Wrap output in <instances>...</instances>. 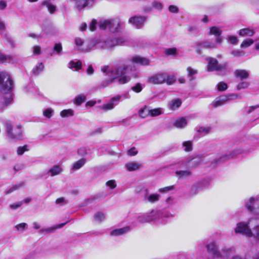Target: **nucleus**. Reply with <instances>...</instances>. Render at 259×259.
Returning <instances> with one entry per match:
<instances>
[{"mask_svg": "<svg viewBox=\"0 0 259 259\" xmlns=\"http://www.w3.org/2000/svg\"><path fill=\"white\" fill-rule=\"evenodd\" d=\"M101 71L113 79H118V82L121 84H125L129 82L132 77L136 78L138 76L134 68L124 64L115 65L112 68L104 66L101 68Z\"/></svg>", "mask_w": 259, "mask_h": 259, "instance_id": "1", "label": "nucleus"}, {"mask_svg": "<svg viewBox=\"0 0 259 259\" xmlns=\"http://www.w3.org/2000/svg\"><path fill=\"white\" fill-rule=\"evenodd\" d=\"M13 88V82L9 75L6 72L0 74V91L4 95L2 101L1 110H4L13 101L12 94L10 92Z\"/></svg>", "mask_w": 259, "mask_h": 259, "instance_id": "2", "label": "nucleus"}, {"mask_svg": "<svg viewBox=\"0 0 259 259\" xmlns=\"http://www.w3.org/2000/svg\"><path fill=\"white\" fill-rule=\"evenodd\" d=\"M234 231L236 234L253 237L258 241L259 222L257 220L253 219L249 220L247 223L239 222L236 224Z\"/></svg>", "mask_w": 259, "mask_h": 259, "instance_id": "3", "label": "nucleus"}, {"mask_svg": "<svg viewBox=\"0 0 259 259\" xmlns=\"http://www.w3.org/2000/svg\"><path fill=\"white\" fill-rule=\"evenodd\" d=\"M5 127L7 137L11 140L21 139L23 137L21 126L19 125L14 126L10 121L5 123Z\"/></svg>", "mask_w": 259, "mask_h": 259, "instance_id": "4", "label": "nucleus"}, {"mask_svg": "<svg viewBox=\"0 0 259 259\" xmlns=\"http://www.w3.org/2000/svg\"><path fill=\"white\" fill-rule=\"evenodd\" d=\"M148 81L154 84H162L165 82L171 84L174 82L175 79L167 73L160 72L154 74L148 77Z\"/></svg>", "mask_w": 259, "mask_h": 259, "instance_id": "5", "label": "nucleus"}, {"mask_svg": "<svg viewBox=\"0 0 259 259\" xmlns=\"http://www.w3.org/2000/svg\"><path fill=\"white\" fill-rule=\"evenodd\" d=\"M99 26L101 29H108L112 32H117L121 28L118 19L101 20L99 23Z\"/></svg>", "mask_w": 259, "mask_h": 259, "instance_id": "6", "label": "nucleus"}, {"mask_svg": "<svg viewBox=\"0 0 259 259\" xmlns=\"http://www.w3.org/2000/svg\"><path fill=\"white\" fill-rule=\"evenodd\" d=\"M126 39L123 37H119L113 39L103 40L98 42L96 44L98 48L104 49H109L117 45H121L125 42Z\"/></svg>", "mask_w": 259, "mask_h": 259, "instance_id": "7", "label": "nucleus"}, {"mask_svg": "<svg viewBox=\"0 0 259 259\" xmlns=\"http://www.w3.org/2000/svg\"><path fill=\"white\" fill-rule=\"evenodd\" d=\"M244 205L249 211L259 214V196L251 197L246 199Z\"/></svg>", "mask_w": 259, "mask_h": 259, "instance_id": "8", "label": "nucleus"}, {"mask_svg": "<svg viewBox=\"0 0 259 259\" xmlns=\"http://www.w3.org/2000/svg\"><path fill=\"white\" fill-rule=\"evenodd\" d=\"M147 213L150 222L153 221L159 224H164L166 223L164 217L166 216L161 210H152Z\"/></svg>", "mask_w": 259, "mask_h": 259, "instance_id": "9", "label": "nucleus"}, {"mask_svg": "<svg viewBox=\"0 0 259 259\" xmlns=\"http://www.w3.org/2000/svg\"><path fill=\"white\" fill-rule=\"evenodd\" d=\"M207 251L213 258L221 259V251L216 242L212 241L206 245Z\"/></svg>", "mask_w": 259, "mask_h": 259, "instance_id": "10", "label": "nucleus"}, {"mask_svg": "<svg viewBox=\"0 0 259 259\" xmlns=\"http://www.w3.org/2000/svg\"><path fill=\"white\" fill-rule=\"evenodd\" d=\"M206 60L208 62L207 70L209 72L220 71L225 68L224 66L219 64L217 60L214 58L208 57Z\"/></svg>", "mask_w": 259, "mask_h": 259, "instance_id": "11", "label": "nucleus"}, {"mask_svg": "<svg viewBox=\"0 0 259 259\" xmlns=\"http://www.w3.org/2000/svg\"><path fill=\"white\" fill-rule=\"evenodd\" d=\"M146 17L140 16H135L131 17L128 20L129 23L133 25L137 28H141L143 27L146 21Z\"/></svg>", "mask_w": 259, "mask_h": 259, "instance_id": "12", "label": "nucleus"}, {"mask_svg": "<svg viewBox=\"0 0 259 259\" xmlns=\"http://www.w3.org/2000/svg\"><path fill=\"white\" fill-rule=\"evenodd\" d=\"M160 195L157 193H149L148 189L145 190L143 199L145 202L150 203H155L159 201Z\"/></svg>", "mask_w": 259, "mask_h": 259, "instance_id": "13", "label": "nucleus"}, {"mask_svg": "<svg viewBox=\"0 0 259 259\" xmlns=\"http://www.w3.org/2000/svg\"><path fill=\"white\" fill-rule=\"evenodd\" d=\"M222 33V31L220 27L217 26H212L210 27L208 34L214 35L215 36V43L221 44L223 41V38L221 36Z\"/></svg>", "mask_w": 259, "mask_h": 259, "instance_id": "14", "label": "nucleus"}, {"mask_svg": "<svg viewBox=\"0 0 259 259\" xmlns=\"http://www.w3.org/2000/svg\"><path fill=\"white\" fill-rule=\"evenodd\" d=\"M121 96H117L112 98L108 103L103 104L101 106V109L104 110H110L113 109L117 105L120 100Z\"/></svg>", "mask_w": 259, "mask_h": 259, "instance_id": "15", "label": "nucleus"}, {"mask_svg": "<svg viewBox=\"0 0 259 259\" xmlns=\"http://www.w3.org/2000/svg\"><path fill=\"white\" fill-rule=\"evenodd\" d=\"M130 61L133 63L141 65H148L149 64V60L147 58L140 56L132 57Z\"/></svg>", "mask_w": 259, "mask_h": 259, "instance_id": "16", "label": "nucleus"}, {"mask_svg": "<svg viewBox=\"0 0 259 259\" xmlns=\"http://www.w3.org/2000/svg\"><path fill=\"white\" fill-rule=\"evenodd\" d=\"M235 95H231L230 97L221 96L217 98L214 101L212 102V105L213 107H217L225 104L227 101L231 99H233V97Z\"/></svg>", "mask_w": 259, "mask_h": 259, "instance_id": "17", "label": "nucleus"}, {"mask_svg": "<svg viewBox=\"0 0 259 259\" xmlns=\"http://www.w3.org/2000/svg\"><path fill=\"white\" fill-rule=\"evenodd\" d=\"M75 44L76 46L79 48V50L83 52H90L92 49V46L91 45H87L86 47H83L81 48L83 45V40L79 38L76 37L74 40Z\"/></svg>", "mask_w": 259, "mask_h": 259, "instance_id": "18", "label": "nucleus"}, {"mask_svg": "<svg viewBox=\"0 0 259 259\" xmlns=\"http://www.w3.org/2000/svg\"><path fill=\"white\" fill-rule=\"evenodd\" d=\"M235 76L240 80H243L248 78L249 74L248 71L244 69H236L234 72Z\"/></svg>", "mask_w": 259, "mask_h": 259, "instance_id": "19", "label": "nucleus"}, {"mask_svg": "<svg viewBox=\"0 0 259 259\" xmlns=\"http://www.w3.org/2000/svg\"><path fill=\"white\" fill-rule=\"evenodd\" d=\"M221 251V259L227 258L231 254L235 252V248L233 247H224L222 248Z\"/></svg>", "mask_w": 259, "mask_h": 259, "instance_id": "20", "label": "nucleus"}, {"mask_svg": "<svg viewBox=\"0 0 259 259\" xmlns=\"http://www.w3.org/2000/svg\"><path fill=\"white\" fill-rule=\"evenodd\" d=\"M255 33V29L254 28H251L249 27L241 29L239 31V35L242 37L245 36H252Z\"/></svg>", "mask_w": 259, "mask_h": 259, "instance_id": "21", "label": "nucleus"}, {"mask_svg": "<svg viewBox=\"0 0 259 259\" xmlns=\"http://www.w3.org/2000/svg\"><path fill=\"white\" fill-rule=\"evenodd\" d=\"M141 163L137 161H130L125 164L127 170L132 171L139 169L141 166Z\"/></svg>", "mask_w": 259, "mask_h": 259, "instance_id": "22", "label": "nucleus"}, {"mask_svg": "<svg viewBox=\"0 0 259 259\" xmlns=\"http://www.w3.org/2000/svg\"><path fill=\"white\" fill-rule=\"evenodd\" d=\"M131 230L130 227H125L122 228L115 229L110 232V235L113 236H118L123 235Z\"/></svg>", "mask_w": 259, "mask_h": 259, "instance_id": "23", "label": "nucleus"}, {"mask_svg": "<svg viewBox=\"0 0 259 259\" xmlns=\"http://www.w3.org/2000/svg\"><path fill=\"white\" fill-rule=\"evenodd\" d=\"M94 3V0H78L77 2V7L78 9H81L92 6Z\"/></svg>", "mask_w": 259, "mask_h": 259, "instance_id": "24", "label": "nucleus"}, {"mask_svg": "<svg viewBox=\"0 0 259 259\" xmlns=\"http://www.w3.org/2000/svg\"><path fill=\"white\" fill-rule=\"evenodd\" d=\"M182 104V101L179 99H175L170 101L167 104L168 108L171 110H175L179 108Z\"/></svg>", "mask_w": 259, "mask_h": 259, "instance_id": "25", "label": "nucleus"}, {"mask_svg": "<svg viewBox=\"0 0 259 259\" xmlns=\"http://www.w3.org/2000/svg\"><path fill=\"white\" fill-rule=\"evenodd\" d=\"M41 5L47 8L48 11L51 14H54L56 11V6L53 4L50 0L44 1L41 3Z\"/></svg>", "mask_w": 259, "mask_h": 259, "instance_id": "26", "label": "nucleus"}, {"mask_svg": "<svg viewBox=\"0 0 259 259\" xmlns=\"http://www.w3.org/2000/svg\"><path fill=\"white\" fill-rule=\"evenodd\" d=\"M176 175L179 179H182L190 177L192 175V172L189 170H177L176 171Z\"/></svg>", "mask_w": 259, "mask_h": 259, "instance_id": "27", "label": "nucleus"}, {"mask_svg": "<svg viewBox=\"0 0 259 259\" xmlns=\"http://www.w3.org/2000/svg\"><path fill=\"white\" fill-rule=\"evenodd\" d=\"M187 124V121L184 117H181L177 119L174 123V126L179 128H182L185 127Z\"/></svg>", "mask_w": 259, "mask_h": 259, "instance_id": "28", "label": "nucleus"}, {"mask_svg": "<svg viewBox=\"0 0 259 259\" xmlns=\"http://www.w3.org/2000/svg\"><path fill=\"white\" fill-rule=\"evenodd\" d=\"M67 223H68V222H66L64 223L58 224V225H56V226H54V227H50V228H47V229H41V230H40V232H46L47 233H52V232H54L56 229H60V228H62Z\"/></svg>", "mask_w": 259, "mask_h": 259, "instance_id": "29", "label": "nucleus"}, {"mask_svg": "<svg viewBox=\"0 0 259 259\" xmlns=\"http://www.w3.org/2000/svg\"><path fill=\"white\" fill-rule=\"evenodd\" d=\"M241 153V151L240 150H236V151H234L233 152V154H230L229 155H225V156H223V157H220L219 159H218L215 162L216 163H218V162H224L225 161V160H226L227 159H229L230 158H231L233 157V155L234 154L235 155H237V154H239Z\"/></svg>", "mask_w": 259, "mask_h": 259, "instance_id": "30", "label": "nucleus"}, {"mask_svg": "<svg viewBox=\"0 0 259 259\" xmlns=\"http://www.w3.org/2000/svg\"><path fill=\"white\" fill-rule=\"evenodd\" d=\"M187 71L188 73V77L190 81H192L195 79V75L198 73V70L194 69L191 67H188L187 68Z\"/></svg>", "mask_w": 259, "mask_h": 259, "instance_id": "31", "label": "nucleus"}, {"mask_svg": "<svg viewBox=\"0 0 259 259\" xmlns=\"http://www.w3.org/2000/svg\"><path fill=\"white\" fill-rule=\"evenodd\" d=\"M85 162L86 160L85 159H80L73 164L72 168L74 170H78L82 167L85 164Z\"/></svg>", "mask_w": 259, "mask_h": 259, "instance_id": "32", "label": "nucleus"}, {"mask_svg": "<svg viewBox=\"0 0 259 259\" xmlns=\"http://www.w3.org/2000/svg\"><path fill=\"white\" fill-rule=\"evenodd\" d=\"M62 171V168L59 165H55L52 167L49 170L51 176H54L60 174Z\"/></svg>", "mask_w": 259, "mask_h": 259, "instance_id": "33", "label": "nucleus"}, {"mask_svg": "<svg viewBox=\"0 0 259 259\" xmlns=\"http://www.w3.org/2000/svg\"><path fill=\"white\" fill-rule=\"evenodd\" d=\"M211 128L208 126H199L196 128V131L203 136L209 134Z\"/></svg>", "mask_w": 259, "mask_h": 259, "instance_id": "34", "label": "nucleus"}, {"mask_svg": "<svg viewBox=\"0 0 259 259\" xmlns=\"http://www.w3.org/2000/svg\"><path fill=\"white\" fill-rule=\"evenodd\" d=\"M44 65L42 63H38L32 70V73L35 75H38L44 69Z\"/></svg>", "mask_w": 259, "mask_h": 259, "instance_id": "35", "label": "nucleus"}, {"mask_svg": "<svg viewBox=\"0 0 259 259\" xmlns=\"http://www.w3.org/2000/svg\"><path fill=\"white\" fill-rule=\"evenodd\" d=\"M201 189V185L200 184H197L194 185L191 187L190 193L191 195H195L197 194Z\"/></svg>", "mask_w": 259, "mask_h": 259, "instance_id": "36", "label": "nucleus"}, {"mask_svg": "<svg viewBox=\"0 0 259 259\" xmlns=\"http://www.w3.org/2000/svg\"><path fill=\"white\" fill-rule=\"evenodd\" d=\"M138 221L140 223H145L150 222L149 217L147 213L141 214L137 218Z\"/></svg>", "mask_w": 259, "mask_h": 259, "instance_id": "37", "label": "nucleus"}, {"mask_svg": "<svg viewBox=\"0 0 259 259\" xmlns=\"http://www.w3.org/2000/svg\"><path fill=\"white\" fill-rule=\"evenodd\" d=\"M69 65L70 68H75L76 70H77L81 68L82 64L80 61H71L70 62Z\"/></svg>", "mask_w": 259, "mask_h": 259, "instance_id": "38", "label": "nucleus"}, {"mask_svg": "<svg viewBox=\"0 0 259 259\" xmlns=\"http://www.w3.org/2000/svg\"><path fill=\"white\" fill-rule=\"evenodd\" d=\"M74 114V111L71 109L63 110L60 112V115L62 117L72 116Z\"/></svg>", "mask_w": 259, "mask_h": 259, "instance_id": "39", "label": "nucleus"}, {"mask_svg": "<svg viewBox=\"0 0 259 259\" xmlns=\"http://www.w3.org/2000/svg\"><path fill=\"white\" fill-rule=\"evenodd\" d=\"M149 114L150 110L147 107H145L139 110V115L142 118H145Z\"/></svg>", "mask_w": 259, "mask_h": 259, "instance_id": "40", "label": "nucleus"}, {"mask_svg": "<svg viewBox=\"0 0 259 259\" xmlns=\"http://www.w3.org/2000/svg\"><path fill=\"white\" fill-rule=\"evenodd\" d=\"M201 46L206 49L216 48V45L214 43L210 41H204L200 44Z\"/></svg>", "mask_w": 259, "mask_h": 259, "instance_id": "41", "label": "nucleus"}, {"mask_svg": "<svg viewBox=\"0 0 259 259\" xmlns=\"http://www.w3.org/2000/svg\"><path fill=\"white\" fill-rule=\"evenodd\" d=\"M86 97L83 95H80L76 97L75 99V104L80 105L84 102Z\"/></svg>", "mask_w": 259, "mask_h": 259, "instance_id": "42", "label": "nucleus"}, {"mask_svg": "<svg viewBox=\"0 0 259 259\" xmlns=\"http://www.w3.org/2000/svg\"><path fill=\"white\" fill-rule=\"evenodd\" d=\"M253 42L254 41L252 39L249 38L243 40L241 43L240 47L242 48H246L252 45Z\"/></svg>", "mask_w": 259, "mask_h": 259, "instance_id": "43", "label": "nucleus"}, {"mask_svg": "<svg viewBox=\"0 0 259 259\" xmlns=\"http://www.w3.org/2000/svg\"><path fill=\"white\" fill-rule=\"evenodd\" d=\"M28 151H29V147L25 145L23 146L19 147L17 150V153L18 155H22L25 152Z\"/></svg>", "mask_w": 259, "mask_h": 259, "instance_id": "44", "label": "nucleus"}, {"mask_svg": "<svg viewBox=\"0 0 259 259\" xmlns=\"http://www.w3.org/2000/svg\"><path fill=\"white\" fill-rule=\"evenodd\" d=\"M249 85L250 84L248 81H241L238 84L237 89L238 90L246 89L249 87Z\"/></svg>", "mask_w": 259, "mask_h": 259, "instance_id": "45", "label": "nucleus"}, {"mask_svg": "<svg viewBox=\"0 0 259 259\" xmlns=\"http://www.w3.org/2000/svg\"><path fill=\"white\" fill-rule=\"evenodd\" d=\"M183 146L185 147L184 150L186 152H189L192 150V144L191 141H188L184 142L183 143Z\"/></svg>", "mask_w": 259, "mask_h": 259, "instance_id": "46", "label": "nucleus"}, {"mask_svg": "<svg viewBox=\"0 0 259 259\" xmlns=\"http://www.w3.org/2000/svg\"><path fill=\"white\" fill-rule=\"evenodd\" d=\"M105 214L101 212H98L94 215L95 220L97 222H101L105 219Z\"/></svg>", "mask_w": 259, "mask_h": 259, "instance_id": "47", "label": "nucleus"}, {"mask_svg": "<svg viewBox=\"0 0 259 259\" xmlns=\"http://www.w3.org/2000/svg\"><path fill=\"white\" fill-rule=\"evenodd\" d=\"M218 90L219 91L222 92L226 90L228 88L227 84L223 82H219L218 85Z\"/></svg>", "mask_w": 259, "mask_h": 259, "instance_id": "48", "label": "nucleus"}, {"mask_svg": "<svg viewBox=\"0 0 259 259\" xmlns=\"http://www.w3.org/2000/svg\"><path fill=\"white\" fill-rule=\"evenodd\" d=\"M174 189H175L174 186L172 185V186H167V187H165L164 188H160L158 189V191L160 193H165L167 191L173 190H174Z\"/></svg>", "mask_w": 259, "mask_h": 259, "instance_id": "49", "label": "nucleus"}, {"mask_svg": "<svg viewBox=\"0 0 259 259\" xmlns=\"http://www.w3.org/2000/svg\"><path fill=\"white\" fill-rule=\"evenodd\" d=\"M152 6L154 8L158 10H161L163 8L162 4L161 3L157 1L153 2L152 3Z\"/></svg>", "mask_w": 259, "mask_h": 259, "instance_id": "50", "label": "nucleus"}, {"mask_svg": "<svg viewBox=\"0 0 259 259\" xmlns=\"http://www.w3.org/2000/svg\"><path fill=\"white\" fill-rule=\"evenodd\" d=\"M22 186V185L20 184H17L14 186H13L10 189H9L8 190L6 191V194H10L18 189H19Z\"/></svg>", "mask_w": 259, "mask_h": 259, "instance_id": "51", "label": "nucleus"}, {"mask_svg": "<svg viewBox=\"0 0 259 259\" xmlns=\"http://www.w3.org/2000/svg\"><path fill=\"white\" fill-rule=\"evenodd\" d=\"M22 186V185L20 184H17L14 186H13L10 189H9L8 190L6 191V194H10L18 189H19Z\"/></svg>", "mask_w": 259, "mask_h": 259, "instance_id": "52", "label": "nucleus"}, {"mask_svg": "<svg viewBox=\"0 0 259 259\" xmlns=\"http://www.w3.org/2000/svg\"><path fill=\"white\" fill-rule=\"evenodd\" d=\"M53 110L51 108H48L44 111L43 115L48 118H51L53 115Z\"/></svg>", "mask_w": 259, "mask_h": 259, "instance_id": "53", "label": "nucleus"}, {"mask_svg": "<svg viewBox=\"0 0 259 259\" xmlns=\"http://www.w3.org/2000/svg\"><path fill=\"white\" fill-rule=\"evenodd\" d=\"M161 113V111L160 108L154 109L150 110V114L152 116H156L160 115Z\"/></svg>", "mask_w": 259, "mask_h": 259, "instance_id": "54", "label": "nucleus"}, {"mask_svg": "<svg viewBox=\"0 0 259 259\" xmlns=\"http://www.w3.org/2000/svg\"><path fill=\"white\" fill-rule=\"evenodd\" d=\"M142 85L139 83L131 88L132 90L136 93H140L142 90Z\"/></svg>", "mask_w": 259, "mask_h": 259, "instance_id": "55", "label": "nucleus"}, {"mask_svg": "<svg viewBox=\"0 0 259 259\" xmlns=\"http://www.w3.org/2000/svg\"><path fill=\"white\" fill-rule=\"evenodd\" d=\"M227 40L231 44H234V45L237 44V42L238 41V39L237 37L236 36H233V35L229 36L228 37Z\"/></svg>", "mask_w": 259, "mask_h": 259, "instance_id": "56", "label": "nucleus"}, {"mask_svg": "<svg viewBox=\"0 0 259 259\" xmlns=\"http://www.w3.org/2000/svg\"><path fill=\"white\" fill-rule=\"evenodd\" d=\"M177 53V49L175 48H169L165 51V54L167 55H175Z\"/></svg>", "mask_w": 259, "mask_h": 259, "instance_id": "57", "label": "nucleus"}, {"mask_svg": "<svg viewBox=\"0 0 259 259\" xmlns=\"http://www.w3.org/2000/svg\"><path fill=\"white\" fill-rule=\"evenodd\" d=\"M106 186L110 187V189H113L116 187L115 180H110L106 182Z\"/></svg>", "mask_w": 259, "mask_h": 259, "instance_id": "58", "label": "nucleus"}, {"mask_svg": "<svg viewBox=\"0 0 259 259\" xmlns=\"http://www.w3.org/2000/svg\"><path fill=\"white\" fill-rule=\"evenodd\" d=\"M27 226V225L26 223H22L16 225L15 227L17 231H22L25 229Z\"/></svg>", "mask_w": 259, "mask_h": 259, "instance_id": "59", "label": "nucleus"}, {"mask_svg": "<svg viewBox=\"0 0 259 259\" xmlns=\"http://www.w3.org/2000/svg\"><path fill=\"white\" fill-rule=\"evenodd\" d=\"M231 54L234 57H241L244 55L243 52L239 50H233L231 52Z\"/></svg>", "mask_w": 259, "mask_h": 259, "instance_id": "60", "label": "nucleus"}, {"mask_svg": "<svg viewBox=\"0 0 259 259\" xmlns=\"http://www.w3.org/2000/svg\"><path fill=\"white\" fill-rule=\"evenodd\" d=\"M11 57L9 56L5 55L2 53H0V62H5L7 61H10Z\"/></svg>", "mask_w": 259, "mask_h": 259, "instance_id": "61", "label": "nucleus"}, {"mask_svg": "<svg viewBox=\"0 0 259 259\" xmlns=\"http://www.w3.org/2000/svg\"><path fill=\"white\" fill-rule=\"evenodd\" d=\"M62 50L61 44H56L54 47V51L56 52L57 54H59Z\"/></svg>", "mask_w": 259, "mask_h": 259, "instance_id": "62", "label": "nucleus"}, {"mask_svg": "<svg viewBox=\"0 0 259 259\" xmlns=\"http://www.w3.org/2000/svg\"><path fill=\"white\" fill-rule=\"evenodd\" d=\"M168 10L170 12L172 13H177L179 12V8L174 5H170L168 7Z\"/></svg>", "mask_w": 259, "mask_h": 259, "instance_id": "63", "label": "nucleus"}, {"mask_svg": "<svg viewBox=\"0 0 259 259\" xmlns=\"http://www.w3.org/2000/svg\"><path fill=\"white\" fill-rule=\"evenodd\" d=\"M97 23L96 20H93L92 21L89 27L91 31H94L95 30L96 28Z\"/></svg>", "mask_w": 259, "mask_h": 259, "instance_id": "64", "label": "nucleus"}]
</instances>
